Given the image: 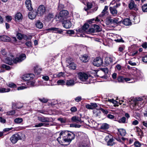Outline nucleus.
I'll list each match as a JSON object with an SVG mask.
<instances>
[{"instance_id":"30","label":"nucleus","mask_w":147,"mask_h":147,"mask_svg":"<svg viewBox=\"0 0 147 147\" xmlns=\"http://www.w3.org/2000/svg\"><path fill=\"white\" fill-rule=\"evenodd\" d=\"M109 128V125L106 123L102 124L100 127V128L102 129H107Z\"/></svg>"},{"instance_id":"2","label":"nucleus","mask_w":147,"mask_h":147,"mask_svg":"<svg viewBox=\"0 0 147 147\" xmlns=\"http://www.w3.org/2000/svg\"><path fill=\"white\" fill-rule=\"evenodd\" d=\"M65 131H63L59 134V136L57 138V140L61 144L62 143L67 144V140L65 135Z\"/></svg>"},{"instance_id":"18","label":"nucleus","mask_w":147,"mask_h":147,"mask_svg":"<svg viewBox=\"0 0 147 147\" xmlns=\"http://www.w3.org/2000/svg\"><path fill=\"white\" fill-rule=\"evenodd\" d=\"M75 81L73 79L67 80L65 82V84L68 86H72L74 85Z\"/></svg>"},{"instance_id":"57","label":"nucleus","mask_w":147,"mask_h":147,"mask_svg":"<svg viewBox=\"0 0 147 147\" xmlns=\"http://www.w3.org/2000/svg\"><path fill=\"white\" fill-rule=\"evenodd\" d=\"M82 98L81 96H78L75 99V100L77 102H79L81 100Z\"/></svg>"},{"instance_id":"5","label":"nucleus","mask_w":147,"mask_h":147,"mask_svg":"<svg viewBox=\"0 0 147 147\" xmlns=\"http://www.w3.org/2000/svg\"><path fill=\"white\" fill-rule=\"evenodd\" d=\"M78 76L79 79L82 81H85L87 80L88 77V75L84 72H80L78 74Z\"/></svg>"},{"instance_id":"35","label":"nucleus","mask_w":147,"mask_h":147,"mask_svg":"<svg viewBox=\"0 0 147 147\" xmlns=\"http://www.w3.org/2000/svg\"><path fill=\"white\" fill-rule=\"evenodd\" d=\"M113 138V136L112 135L108 134L107 136H106L105 138V140L107 142H108L109 140H110V139Z\"/></svg>"},{"instance_id":"8","label":"nucleus","mask_w":147,"mask_h":147,"mask_svg":"<svg viewBox=\"0 0 147 147\" xmlns=\"http://www.w3.org/2000/svg\"><path fill=\"white\" fill-rule=\"evenodd\" d=\"M103 63L102 60L100 57H96L94 59L93 62V64L95 66H99L101 65Z\"/></svg>"},{"instance_id":"11","label":"nucleus","mask_w":147,"mask_h":147,"mask_svg":"<svg viewBox=\"0 0 147 147\" xmlns=\"http://www.w3.org/2000/svg\"><path fill=\"white\" fill-rule=\"evenodd\" d=\"M63 27L66 28H69L71 26V23L69 20H64L63 21Z\"/></svg>"},{"instance_id":"31","label":"nucleus","mask_w":147,"mask_h":147,"mask_svg":"<svg viewBox=\"0 0 147 147\" xmlns=\"http://www.w3.org/2000/svg\"><path fill=\"white\" fill-rule=\"evenodd\" d=\"M23 121L22 118H17L14 120V122L16 123H22Z\"/></svg>"},{"instance_id":"16","label":"nucleus","mask_w":147,"mask_h":147,"mask_svg":"<svg viewBox=\"0 0 147 147\" xmlns=\"http://www.w3.org/2000/svg\"><path fill=\"white\" fill-rule=\"evenodd\" d=\"M38 119L42 122H49L50 121V119L49 118L45 117H38Z\"/></svg>"},{"instance_id":"33","label":"nucleus","mask_w":147,"mask_h":147,"mask_svg":"<svg viewBox=\"0 0 147 147\" xmlns=\"http://www.w3.org/2000/svg\"><path fill=\"white\" fill-rule=\"evenodd\" d=\"M94 27L95 32H100L101 31V29L98 25H94Z\"/></svg>"},{"instance_id":"44","label":"nucleus","mask_w":147,"mask_h":147,"mask_svg":"<svg viewBox=\"0 0 147 147\" xmlns=\"http://www.w3.org/2000/svg\"><path fill=\"white\" fill-rule=\"evenodd\" d=\"M70 110L72 113H74L77 111V108L75 106L71 107Z\"/></svg>"},{"instance_id":"42","label":"nucleus","mask_w":147,"mask_h":147,"mask_svg":"<svg viewBox=\"0 0 147 147\" xmlns=\"http://www.w3.org/2000/svg\"><path fill=\"white\" fill-rule=\"evenodd\" d=\"M57 83L59 84L63 85L65 84V82L63 80H59L57 81Z\"/></svg>"},{"instance_id":"37","label":"nucleus","mask_w":147,"mask_h":147,"mask_svg":"<svg viewBox=\"0 0 147 147\" xmlns=\"http://www.w3.org/2000/svg\"><path fill=\"white\" fill-rule=\"evenodd\" d=\"M7 84L8 86L10 88H15L16 87V84L12 82L9 83Z\"/></svg>"},{"instance_id":"45","label":"nucleus","mask_w":147,"mask_h":147,"mask_svg":"<svg viewBox=\"0 0 147 147\" xmlns=\"http://www.w3.org/2000/svg\"><path fill=\"white\" fill-rule=\"evenodd\" d=\"M1 67L3 68H5L6 70H9L10 69V67L9 65H7L5 64H3L1 65Z\"/></svg>"},{"instance_id":"34","label":"nucleus","mask_w":147,"mask_h":147,"mask_svg":"<svg viewBox=\"0 0 147 147\" xmlns=\"http://www.w3.org/2000/svg\"><path fill=\"white\" fill-rule=\"evenodd\" d=\"M108 9V7L107 6H105V7L104 9L103 10L102 12V16H104L105 14L107 12V10Z\"/></svg>"},{"instance_id":"43","label":"nucleus","mask_w":147,"mask_h":147,"mask_svg":"<svg viewBox=\"0 0 147 147\" xmlns=\"http://www.w3.org/2000/svg\"><path fill=\"white\" fill-rule=\"evenodd\" d=\"M81 125H78L76 124H71L70 125V127H73L75 128H80Z\"/></svg>"},{"instance_id":"48","label":"nucleus","mask_w":147,"mask_h":147,"mask_svg":"<svg viewBox=\"0 0 147 147\" xmlns=\"http://www.w3.org/2000/svg\"><path fill=\"white\" fill-rule=\"evenodd\" d=\"M39 100L40 101L43 103H46L48 101V100L44 98H43L42 99L39 98Z\"/></svg>"},{"instance_id":"47","label":"nucleus","mask_w":147,"mask_h":147,"mask_svg":"<svg viewBox=\"0 0 147 147\" xmlns=\"http://www.w3.org/2000/svg\"><path fill=\"white\" fill-rule=\"evenodd\" d=\"M118 80L119 82H124V78L121 76H119L118 78Z\"/></svg>"},{"instance_id":"26","label":"nucleus","mask_w":147,"mask_h":147,"mask_svg":"<svg viewBox=\"0 0 147 147\" xmlns=\"http://www.w3.org/2000/svg\"><path fill=\"white\" fill-rule=\"evenodd\" d=\"M118 131L120 134L122 136H124L126 134L125 130L123 129H119Z\"/></svg>"},{"instance_id":"38","label":"nucleus","mask_w":147,"mask_h":147,"mask_svg":"<svg viewBox=\"0 0 147 147\" xmlns=\"http://www.w3.org/2000/svg\"><path fill=\"white\" fill-rule=\"evenodd\" d=\"M43 24L40 21H37V28L41 29L43 27Z\"/></svg>"},{"instance_id":"32","label":"nucleus","mask_w":147,"mask_h":147,"mask_svg":"<svg viewBox=\"0 0 147 147\" xmlns=\"http://www.w3.org/2000/svg\"><path fill=\"white\" fill-rule=\"evenodd\" d=\"M10 88H0V92L3 93L7 92L10 91Z\"/></svg>"},{"instance_id":"10","label":"nucleus","mask_w":147,"mask_h":147,"mask_svg":"<svg viewBox=\"0 0 147 147\" xmlns=\"http://www.w3.org/2000/svg\"><path fill=\"white\" fill-rule=\"evenodd\" d=\"M34 75L32 74H26L22 77V79L25 81H28L33 79Z\"/></svg>"},{"instance_id":"41","label":"nucleus","mask_w":147,"mask_h":147,"mask_svg":"<svg viewBox=\"0 0 147 147\" xmlns=\"http://www.w3.org/2000/svg\"><path fill=\"white\" fill-rule=\"evenodd\" d=\"M132 101L133 102H132L131 103V105H132L133 107L136 105L138 104V102L136 100V99H134V100L131 99V101H129V102H131V101Z\"/></svg>"},{"instance_id":"6","label":"nucleus","mask_w":147,"mask_h":147,"mask_svg":"<svg viewBox=\"0 0 147 147\" xmlns=\"http://www.w3.org/2000/svg\"><path fill=\"white\" fill-rule=\"evenodd\" d=\"M68 13V11L66 10L61 11L60 12L57 18L60 20H63L65 17L67 15Z\"/></svg>"},{"instance_id":"61","label":"nucleus","mask_w":147,"mask_h":147,"mask_svg":"<svg viewBox=\"0 0 147 147\" xmlns=\"http://www.w3.org/2000/svg\"><path fill=\"white\" fill-rule=\"evenodd\" d=\"M63 32V31L62 29L57 28V31L55 33L59 34H61Z\"/></svg>"},{"instance_id":"50","label":"nucleus","mask_w":147,"mask_h":147,"mask_svg":"<svg viewBox=\"0 0 147 147\" xmlns=\"http://www.w3.org/2000/svg\"><path fill=\"white\" fill-rule=\"evenodd\" d=\"M90 104L91 105L92 109L97 107L98 106L97 104L96 103H91Z\"/></svg>"},{"instance_id":"40","label":"nucleus","mask_w":147,"mask_h":147,"mask_svg":"<svg viewBox=\"0 0 147 147\" xmlns=\"http://www.w3.org/2000/svg\"><path fill=\"white\" fill-rule=\"evenodd\" d=\"M89 27V24H88L86 23L82 27V30L84 31H86L88 28Z\"/></svg>"},{"instance_id":"4","label":"nucleus","mask_w":147,"mask_h":147,"mask_svg":"<svg viewBox=\"0 0 147 147\" xmlns=\"http://www.w3.org/2000/svg\"><path fill=\"white\" fill-rule=\"evenodd\" d=\"M22 139L21 136L18 134L13 135L10 138L11 141L13 144H15L18 140Z\"/></svg>"},{"instance_id":"56","label":"nucleus","mask_w":147,"mask_h":147,"mask_svg":"<svg viewBox=\"0 0 147 147\" xmlns=\"http://www.w3.org/2000/svg\"><path fill=\"white\" fill-rule=\"evenodd\" d=\"M57 30V28L53 27L50 28L48 29L49 30H51L54 31L55 32Z\"/></svg>"},{"instance_id":"14","label":"nucleus","mask_w":147,"mask_h":147,"mask_svg":"<svg viewBox=\"0 0 147 147\" xmlns=\"http://www.w3.org/2000/svg\"><path fill=\"white\" fill-rule=\"evenodd\" d=\"M129 7L130 9H133L135 10H138V8L137 7L136 5L135 4L133 1H131V2L129 4Z\"/></svg>"},{"instance_id":"28","label":"nucleus","mask_w":147,"mask_h":147,"mask_svg":"<svg viewBox=\"0 0 147 147\" xmlns=\"http://www.w3.org/2000/svg\"><path fill=\"white\" fill-rule=\"evenodd\" d=\"M118 121L120 123H127L126 122V118L125 117H123L120 119Z\"/></svg>"},{"instance_id":"49","label":"nucleus","mask_w":147,"mask_h":147,"mask_svg":"<svg viewBox=\"0 0 147 147\" xmlns=\"http://www.w3.org/2000/svg\"><path fill=\"white\" fill-rule=\"evenodd\" d=\"M101 70L104 72L105 74H107L109 71L108 69L107 68H105L101 69Z\"/></svg>"},{"instance_id":"15","label":"nucleus","mask_w":147,"mask_h":147,"mask_svg":"<svg viewBox=\"0 0 147 147\" xmlns=\"http://www.w3.org/2000/svg\"><path fill=\"white\" fill-rule=\"evenodd\" d=\"M109 9L111 13L114 16H115L117 14V11L115 6L113 7H110Z\"/></svg>"},{"instance_id":"27","label":"nucleus","mask_w":147,"mask_h":147,"mask_svg":"<svg viewBox=\"0 0 147 147\" xmlns=\"http://www.w3.org/2000/svg\"><path fill=\"white\" fill-rule=\"evenodd\" d=\"M23 105L20 103H18L17 104L16 103L13 104V107L16 106V108L18 109H20L23 107Z\"/></svg>"},{"instance_id":"1","label":"nucleus","mask_w":147,"mask_h":147,"mask_svg":"<svg viewBox=\"0 0 147 147\" xmlns=\"http://www.w3.org/2000/svg\"><path fill=\"white\" fill-rule=\"evenodd\" d=\"M26 58V55L25 54H22L20 55L18 57H17L13 59L7 57L6 59L5 62L9 65H11L13 63H16L18 62L22 61Z\"/></svg>"},{"instance_id":"29","label":"nucleus","mask_w":147,"mask_h":147,"mask_svg":"<svg viewBox=\"0 0 147 147\" xmlns=\"http://www.w3.org/2000/svg\"><path fill=\"white\" fill-rule=\"evenodd\" d=\"M54 76L55 77L60 78L61 77H64V73L62 72L57 73L54 74Z\"/></svg>"},{"instance_id":"17","label":"nucleus","mask_w":147,"mask_h":147,"mask_svg":"<svg viewBox=\"0 0 147 147\" xmlns=\"http://www.w3.org/2000/svg\"><path fill=\"white\" fill-rule=\"evenodd\" d=\"M11 40L10 38L5 35L0 36V40L4 42H9Z\"/></svg>"},{"instance_id":"51","label":"nucleus","mask_w":147,"mask_h":147,"mask_svg":"<svg viewBox=\"0 0 147 147\" xmlns=\"http://www.w3.org/2000/svg\"><path fill=\"white\" fill-rule=\"evenodd\" d=\"M134 145L136 147H140L141 146L140 143L138 141L135 142L134 143Z\"/></svg>"},{"instance_id":"39","label":"nucleus","mask_w":147,"mask_h":147,"mask_svg":"<svg viewBox=\"0 0 147 147\" xmlns=\"http://www.w3.org/2000/svg\"><path fill=\"white\" fill-rule=\"evenodd\" d=\"M142 9L143 12H147V4H146L143 5L142 6Z\"/></svg>"},{"instance_id":"21","label":"nucleus","mask_w":147,"mask_h":147,"mask_svg":"<svg viewBox=\"0 0 147 147\" xmlns=\"http://www.w3.org/2000/svg\"><path fill=\"white\" fill-rule=\"evenodd\" d=\"M135 129L136 131L138 133V136H139L141 138L142 136H143V132L141 129L139 127H136L135 128Z\"/></svg>"},{"instance_id":"3","label":"nucleus","mask_w":147,"mask_h":147,"mask_svg":"<svg viewBox=\"0 0 147 147\" xmlns=\"http://www.w3.org/2000/svg\"><path fill=\"white\" fill-rule=\"evenodd\" d=\"M65 135L67 141V144H65L67 145L70 144L71 141L74 140L75 137V135L71 132L69 133L68 131H65Z\"/></svg>"},{"instance_id":"63","label":"nucleus","mask_w":147,"mask_h":147,"mask_svg":"<svg viewBox=\"0 0 147 147\" xmlns=\"http://www.w3.org/2000/svg\"><path fill=\"white\" fill-rule=\"evenodd\" d=\"M1 54L5 56L6 55V52L5 51V50L4 49L1 50Z\"/></svg>"},{"instance_id":"58","label":"nucleus","mask_w":147,"mask_h":147,"mask_svg":"<svg viewBox=\"0 0 147 147\" xmlns=\"http://www.w3.org/2000/svg\"><path fill=\"white\" fill-rule=\"evenodd\" d=\"M6 20L7 22H9L11 20L12 18L10 16H7L6 17Z\"/></svg>"},{"instance_id":"7","label":"nucleus","mask_w":147,"mask_h":147,"mask_svg":"<svg viewBox=\"0 0 147 147\" xmlns=\"http://www.w3.org/2000/svg\"><path fill=\"white\" fill-rule=\"evenodd\" d=\"M45 11V8L44 5H40L37 9V16H41L43 15Z\"/></svg>"},{"instance_id":"12","label":"nucleus","mask_w":147,"mask_h":147,"mask_svg":"<svg viewBox=\"0 0 147 147\" xmlns=\"http://www.w3.org/2000/svg\"><path fill=\"white\" fill-rule=\"evenodd\" d=\"M71 121L73 122L78 123L79 122H81L82 120L80 117L75 116H73L71 118Z\"/></svg>"},{"instance_id":"59","label":"nucleus","mask_w":147,"mask_h":147,"mask_svg":"<svg viewBox=\"0 0 147 147\" xmlns=\"http://www.w3.org/2000/svg\"><path fill=\"white\" fill-rule=\"evenodd\" d=\"M28 85H30L31 86H34L35 82L33 81H30L28 82Z\"/></svg>"},{"instance_id":"24","label":"nucleus","mask_w":147,"mask_h":147,"mask_svg":"<svg viewBox=\"0 0 147 147\" xmlns=\"http://www.w3.org/2000/svg\"><path fill=\"white\" fill-rule=\"evenodd\" d=\"M54 16L53 13H49L48 15L46 16L45 20L47 21H49L52 18H53Z\"/></svg>"},{"instance_id":"22","label":"nucleus","mask_w":147,"mask_h":147,"mask_svg":"<svg viewBox=\"0 0 147 147\" xmlns=\"http://www.w3.org/2000/svg\"><path fill=\"white\" fill-rule=\"evenodd\" d=\"M15 19L16 21L22 20V14L20 13H18L16 15Z\"/></svg>"},{"instance_id":"55","label":"nucleus","mask_w":147,"mask_h":147,"mask_svg":"<svg viewBox=\"0 0 147 147\" xmlns=\"http://www.w3.org/2000/svg\"><path fill=\"white\" fill-rule=\"evenodd\" d=\"M17 36L19 40H21L22 38V34L20 33H18L17 34Z\"/></svg>"},{"instance_id":"62","label":"nucleus","mask_w":147,"mask_h":147,"mask_svg":"<svg viewBox=\"0 0 147 147\" xmlns=\"http://www.w3.org/2000/svg\"><path fill=\"white\" fill-rule=\"evenodd\" d=\"M95 32L94 28H91L89 29L88 32L89 33H94Z\"/></svg>"},{"instance_id":"53","label":"nucleus","mask_w":147,"mask_h":147,"mask_svg":"<svg viewBox=\"0 0 147 147\" xmlns=\"http://www.w3.org/2000/svg\"><path fill=\"white\" fill-rule=\"evenodd\" d=\"M92 6V4L89 2H88L87 3V6L88 9H91Z\"/></svg>"},{"instance_id":"60","label":"nucleus","mask_w":147,"mask_h":147,"mask_svg":"<svg viewBox=\"0 0 147 147\" xmlns=\"http://www.w3.org/2000/svg\"><path fill=\"white\" fill-rule=\"evenodd\" d=\"M143 61L145 63H147V55L143 57L142 59Z\"/></svg>"},{"instance_id":"23","label":"nucleus","mask_w":147,"mask_h":147,"mask_svg":"<svg viewBox=\"0 0 147 147\" xmlns=\"http://www.w3.org/2000/svg\"><path fill=\"white\" fill-rule=\"evenodd\" d=\"M123 24L125 26H129L131 24V22L129 19H124L122 22Z\"/></svg>"},{"instance_id":"20","label":"nucleus","mask_w":147,"mask_h":147,"mask_svg":"<svg viewBox=\"0 0 147 147\" xmlns=\"http://www.w3.org/2000/svg\"><path fill=\"white\" fill-rule=\"evenodd\" d=\"M80 59L84 62H86L88 60V57L86 55L81 56L80 57Z\"/></svg>"},{"instance_id":"46","label":"nucleus","mask_w":147,"mask_h":147,"mask_svg":"<svg viewBox=\"0 0 147 147\" xmlns=\"http://www.w3.org/2000/svg\"><path fill=\"white\" fill-rule=\"evenodd\" d=\"M15 113V111L14 110H13L7 112L6 114L7 115H14Z\"/></svg>"},{"instance_id":"9","label":"nucleus","mask_w":147,"mask_h":147,"mask_svg":"<svg viewBox=\"0 0 147 147\" xmlns=\"http://www.w3.org/2000/svg\"><path fill=\"white\" fill-rule=\"evenodd\" d=\"M108 22L111 24H118L120 23L121 21V18H115L113 19H109L108 20Z\"/></svg>"},{"instance_id":"13","label":"nucleus","mask_w":147,"mask_h":147,"mask_svg":"<svg viewBox=\"0 0 147 147\" xmlns=\"http://www.w3.org/2000/svg\"><path fill=\"white\" fill-rule=\"evenodd\" d=\"M25 4L26 8L29 10L31 11L32 10L30 0H26L25 2Z\"/></svg>"},{"instance_id":"25","label":"nucleus","mask_w":147,"mask_h":147,"mask_svg":"<svg viewBox=\"0 0 147 147\" xmlns=\"http://www.w3.org/2000/svg\"><path fill=\"white\" fill-rule=\"evenodd\" d=\"M68 67L70 69L74 70L76 68V65L74 63H69Z\"/></svg>"},{"instance_id":"36","label":"nucleus","mask_w":147,"mask_h":147,"mask_svg":"<svg viewBox=\"0 0 147 147\" xmlns=\"http://www.w3.org/2000/svg\"><path fill=\"white\" fill-rule=\"evenodd\" d=\"M113 138H112L111 139H110V140H109L108 142H107V144L108 146H113L114 144V143L113 142Z\"/></svg>"},{"instance_id":"19","label":"nucleus","mask_w":147,"mask_h":147,"mask_svg":"<svg viewBox=\"0 0 147 147\" xmlns=\"http://www.w3.org/2000/svg\"><path fill=\"white\" fill-rule=\"evenodd\" d=\"M37 15V12H30L28 14V17L31 19H33L35 18Z\"/></svg>"},{"instance_id":"54","label":"nucleus","mask_w":147,"mask_h":147,"mask_svg":"<svg viewBox=\"0 0 147 147\" xmlns=\"http://www.w3.org/2000/svg\"><path fill=\"white\" fill-rule=\"evenodd\" d=\"M67 33L69 34H74L75 32L73 30H70L67 31Z\"/></svg>"},{"instance_id":"52","label":"nucleus","mask_w":147,"mask_h":147,"mask_svg":"<svg viewBox=\"0 0 147 147\" xmlns=\"http://www.w3.org/2000/svg\"><path fill=\"white\" fill-rule=\"evenodd\" d=\"M125 49L124 45H122L119 48V51L120 52H122Z\"/></svg>"},{"instance_id":"64","label":"nucleus","mask_w":147,"mask_h":147,"mask_svg":"<svg viewBox=\"0 0 147 147\" xmlns=\"http://www.w3.org/2000/svg\"><path fill=\"white\" fill-rule=\"evenodd\" d=\"M100 109L105 114H107L108 113L107 110H104L102 108H101Z\"/></svg>"}]
</instances>
